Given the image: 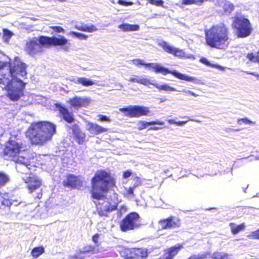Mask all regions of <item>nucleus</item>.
Here are the masks:
<instances>
[{
  "mask_svg": "<svg viewBox=\"0 0 259 259\" xmlns=\"http://www.w3.org/2000/svg\"><path fill=\"white\" fill-rule=\"evenodd\" d=\"M208 0H181V4L183 5H190L195 4L201 6L202 4Z\"/></svg>",
  "mask_w": 259,
  "mask_h": 259,
  "instance_id": "30",
  "label": "nucleus"
},
{
  "mask_svg": "<svg viewBox=\"0 0 259 259\" xmlns=\"http://www.w3.org/2000/svg\"><path fill=\"white\" fill-rule=\"evenodd\" d=\"M121 208H123L125 210H126V207L124 205L121 206Z\"/></svg>",
  "mask_w": 259,
  "mask_h": 259,
  "instance_id": "56",
  "label": "nucleus"
},
{
  "mask_svg": "<svg viewBox=\"0 0 259 259\" xmlns=\"http://www.w3.org/2000/svg\"><path fill=\"white\" fill-rule=\"evenodd\" d=\"M77 82L83 86L88 87L94 84V82L91 80L87 79L85 77H80L77 79Z\"/></svg>",
  "mask_w": 259,
  "mask_h": 259,
  "instance_id": "34",
  "label": "nucleus"
},
{
  "mask_svg": "<svg viewBox=\"0 0 259 259\" xmlns=\"http://www.w3.org/2000/svg\"><path fill=\"white\" fill-rule=\"evenodd\" d=\"M234 9V6L230 3H226L223 6V9L225 13H230Z\"/></svg>",
  "mask_w": 259,
  "mask_h": 259,
  "instance_id": "35",
  "label": "nucleus"
},
{
  "mask_svg": "<svg viewBox=\"0 0 259 259\" xmlns=\"http://www.w3.org/2000/svg\"><path fill=\"white\" fill-rule=\"evenodd\" d=\"M162 128L161 127H157V126H154V127H151L149 128V130H154V131H157V130H159L160 129H161Z\"/></svg>",
  "mask_w": 259,
  "mask_h": 259,
  "instance_id": "53",
  "label": "nucleus"
},
{
  "mask_svg": "<svg viewBox=\"0 0 259 259\" xmlns=\"http://www.w3.org/2000/svg\"><path fill=\"white\" fill-rule=\"evenodd\" d=\"M117 3L124 6H131L133 4L132 2H126L124 0H118Z\"/></svg>",
  "mask_w": 259,
  "mask_h": 259,
  "instance_id": "48",
  "label": "nucleus"
},
{
  "mask_svg": "<svg viewBox=\"0 0 259 259\" xmlns=\"http://www.w3.org/2000/svg\"><path fill=\"white\" fill-rule=\"evenodd\" d=\"M148 2L151 5L156 6L163 7L164 2L163 0H147Z\"/></svg>",
  "mask_w": 259,
  "mask_h": 259,
  "instance_id": "39",
  "label": "nucleus"
},
{
  "mask_svg": "<svg viewBox=\"0 0 259 259\" xmlns=\"http://www.w3.org/2000/svg\"><path fill=\"white\" fill-rule=\"evenodd\" d=\"M164 124V122L163 121H159V120H156V121H140L139 122V124L140 125V126L139 127V129L140 130H142L145 128H146L147 126L149 125H163Z\"/></svg>",
  "mask_w": 259,
  "mask_h": 259,
  "instance_id": "23",
  "label": "nucleus"
},
{
  "mask_svg": "<svg viewBox=\"0 0 259 259\" xmlns=\"http://www.w3.org/2000/svg\"><path fill=\"white\" fill-rule=\"evenodd\" d=\"M168 122L170 124H176V122L177 121H175L173 119H170V120H168Z\"/></svg>",
  "mask_w": 259,
  "mask_h": 259,
  "instance_id": "55",
  "label": "nucleus"
},
{
  "mask_svg": "<svg viewBox=\"0 0 259 259\" xmlns=\"http://www.w3.org/2000/svg\"><path fill=\"white\" fill-rule=\"evenodd\" d=\"M156 89L159 91L163 90L165 91H176L175 88L169 86L168 84H164L162 85H159L158 83H152Z\"/></svg>",
  "mask_w": 259,
  "mask_h": 259,
  "instance_id": "29",
  "label": "nucleus"
},
{
  "mask_svg": "<svg viewBox=\"0 0 259 259\" xmlns=\"http://www.w3.org/2000/svg\"><path fill=\"white\" fill-rule=\"evenodd\" d=\"M4 36L8 39H10L13 35V33L9 30L3 29Z\"/></svg>",
  "mask_w": 259,
  "mask_h": 259,
  "instance_id": "45",
  "label": "nucleus"
},
{
  "mask_svg": "<svg viewBox=\"0 0 259 259\" xmlns=\"http://www.w3.org/2000/svg\"><path fill=\"white\" fill-rule=\"evenodd\" d=\"M132 173L131 170H127L124 171L122 174V178L123 179H127L131 176Z\"/></svg>",
  "mask_w": 259,
  "mask_h": 259,
  "instance_id": "50",
  "label": "nucleus"
},
{
  "mask_svg": "<svg viewBox=\"0 0 259 259\" xmlns=\"http://www.w3.org/2000/svg\"><path fill=\"white\" fill-rule=\"evenodd\" d=\"M133 181L134 183L133 186L135 188L139 187L142 184V181L140 178L138 176H136L133 178Z\"/></svg>",
  "mask_w": 259,
  "mask_h": 259,
  "instance_id": "42",
  "label": "nucleus"
},
{
  "mask_svg": "<svg viewBox=\"0 0 259 259\" xmlns=\"http://www.w3.org/2000/svg\"><path fill=\"white\" fill-rule=\"evenodd\" d=\"M1 203L2 205L8 207L12 204V202L9 199L6 198H3Z\"/></svg>",
  "mask_w": 259,
  "mask_h": 259,
  "instance_id": "44",
  "label": "nucleus"
},
{
  "mask_svg": "<svg viewBox=\"0 0 259 259\" xmlns=\"http://www.w3.org/2000/svg\"><path fill=\"white\" fill-rule=\"evenodd\" d=\"M8 63L9 73L12 78H14L18 72L22 76L26 75V65L18 57H15L8 62L0 61V71L6 67ZM16 81L19 83V85H12V80H9L6 74H0V84L5 85L6 83L5 89L7 91V96L12 101H17L24 96L25 83L19 78L16 79Z\"/></svg>",
  "mask_w": 259,
  "mask_h": 259,
  "instance_id": "2",
  "label": "nucleus"
},
{
  "mask_svg": "<svg viewBox=\"0 0 259 259\" xmlns=\"http://www.w3.org/2000/svg\"><path fill=\"white\" fill-rule=\"evenodd\" d=\"M62 184L65 188H68L71 190L79 189L82 186L83 182L79 176L67 174L63 181Z\"/></svg>",
  "mask_w": 259,
  "mask_h": 259,
  "instance_id": "11",
  "label": "nucleus"
},
{
  "mask_svg": "<svg viewBox=\"0 0 259 259\" xmlns=\"http://www.w3.org/2000/svg\"><path fill=\"white\" fill-rule=\"evenodd\" d=\"M67 42L68 40L64 36L57 37L54 36L40 35L37 38L34 37L27 41L25 44L24 50L30 56H34L42 52V47L63 46Z\"/></svg>",
  "mask_w": 259,
  "mask_h": 259,
  "instance_id": "6",
  "label": "nucleus"
},
{
  "mask_svg": "<svg viewBox=\"0 0 259 259\" xmlns=\"http://www.w3.org/2000/svg\"><path fill=\"white\" fill-rule=\"evenodd\" d=\"M45 251V249L42 246H38L33 248L31 251V254L34 258H37Z\"/></svg>",
  "mask_w": 259,
  "mask_h": 259,
  "instance_id": "28",
  "label": "nucleus"
},
{
  "mask_svg": "<svg viewBox=\"0 0 259 259\" xmlns=\"http://www.w3.org/2000/svg\"><path fill=\"white\" fill-rule=\"evenodd\" d=\"M154 71L156 73H160L163 75L171 74L176 77L187 81H193L195 80V77L186 75L183 73L179 72L176 70H169L168 68L164 67L160 65L155 64L153 66Z\"/></svg>",
  "mask_w": 259,
  "mask_h": 259,
  "instance_id": "10",
  "label": "nucleus"
},
{
  "mask_svg": "<svg viewBox=\"0 0 259 259\" xmlns=\"http://www.w3.org/2000/svg\"><path fill=\"white\" fill-rule=\"evenodd\" d=\"M200 62L207 66L212 67V68H217V69H219L222 70H224V67H223L220 65H218V64H215L211 63L206 58L202 57V58H200Z\"/></svg>",
  "mask_w": 259,
  "mask_h": 259,
  "instance_id": "27",
  "label": "nucleus"
},
{
  "mask_svg": "<svg viewBox=\"0 0 259 259\" xmlns=\"http://www.w3.org/2000/svg\"><path fill=\"white\" fill-rule=\"evenodd\" d=\"M140 216L135 211H133L127 214L121 221L119 225L120 230L123 232L133 230L139 228Z\"/></svg>",
  "mask_w": 259,
  "mask_h": 259,
  "instance_id": "8",
  "label": "nucleus"
},
{
  "mask_svg": "<svg viewBox=\"0 0 259 259\" xmlns=\"http://www.w3.org/2000/svg\"><path fill=\"white\" fill-rule=\"evenodd\" d=\"M247 237L252 239L259 240V229L251 232L248 236Z\"/></svg>",
  "mask_w": 259,
  "mask_h": 259,
  "instance_id": "38",
  "label": "nucleus"
},
{
  "mask_svg": "<svg viewBox=\"0 0 259 259\" xmlns=\"http://www.w3.org/2000/svg\"><path fill=\"white\" fill-rule=\"evenodd\" d=\"M87 130L91 134L94 135H98L103 133L107 132L108 128L101 126V125L93 122H88L87 123Z\"/></svg>",
  "mask_w": 259,
  "mask_h": 259,
  "instance_id": "20",
  "label": "nucleus"
},
{
  "mask_svg": "<svg viewBox=\"0 0 259 259\" xmlns=\"http://www.w3.org/2000/svg\"><path fill=\"white\" fill-rule=\"evenodd\" d=\"M183 248V245L179 243L168 248L165 250L164 254L160 256L158 259H174Z\"/></svg>",
  "mask_w": 259,
  "mask_h": 259,
  "instance_id": "15",
  "label": "nucleus"
},
{
  "mask_svg": "<svg viewBox=\"0 0 259 259\" xmlns=\"http://www.w3.org/2000/svg\"><path fill=\"white\" fill-rule=\"evenodd\" d=\"M9 176L5 172L0 171V188L6 185L9 181Z\"/></svg>",
  "mask_w": 259,
  "mask_h": 259,
  "instance_id": "31",
  "label": "nucleus"
},
{
  "mask_svg": "<svg viewBox=\"0 0 259 259\" xmlns=\"http://www.w3.org/2000/svg\"><path fill=\"white\" fill-rule=\"evenodd\" d=\"M231 26L238 38L246 37L253 31L249 20L243 15L236 14L233 17Z\"/></svg>",
  "mask_w": 259,
  "mask_h": 259,
  "instance_id": "7",
  "label": "nucleus"
},
{
  "mask_svg": "<svg viewBox=\"0 0 259 259\" xmlns=\"http://www.w3.org/2000/svg\"><path fill=\"white\" fill-rule=\"evenodd\" d=\"M56 107L58 109L62 119L68 123H71L74 121V115L72 112L64 106L60 104H57Z\"/></svg>",
  "mask_w": 259,
  "mask_h": 259,
  "instance_id": "17",
  "label": "nucleus"
},
{
  "mask_svg": "<svg viewBox=\"0 0 259 259\" xmlns=\"http://www.w3.org/2000/svg\"><path fill=\"white\" fill-rule=\"evenodd\" d=\"M23 180L24 183L27 184V188L30 193L39 188L42 185L41 180L32 174H30L28 177L23 178Z\"/></svg>",
  "mask_w": 259,
  "mask_h": 259,
  "instance_id": "13",
  "label": "nucleus"
},
{
  "mask_svg": "<svg viewBox=\"0 0 259 259\" xmlns=\"http://www.w3.org/2000/svg\"><path fill=\"white\" fill-rule=\"evenodd\" d=\"M128 257L132 259H145L148 256L147 249L143 248H133L128 250Z\"/></svg>",
  "mask_w": 259,
  "mask_h": 259,
  "instance_id": "18",
  "label": "nucleus"
},
{
  "mask_svg": "<svg viewBox=\"0 0 259 259\" xmlns=\"http://www.w3.org/2000/svg\"><path fill=\"white\" fill-rule=\"evenodd\" d=\"M90 101L88 98L75 96L70 99L68 102L71 107L79 108L88 106Z\"/></svg>",
  "mask_w": 259,
  "mask_h": 259,
  "instance_id": "19",
  "label": "nucleus"
},
{
  "mask_svg": "<svg viewBox=\"0 0 259 259\" xmlns=\"http://www.w3.org/2000/svg\"><path fill=\"white\" fill-rule=\"evenodd\" d=\"M95 247L91 244L84 246L81 250L78 251L75 255L76 259H85L86 254L95 252Z\"/></svg>",
  "mask_w": 259,
  "mask_h": 259,
  "instance_id": "21",
  "label": "nucleus"
},
{
  "mask_svg": "<svg viewBox=\"0 0 259 259\" xmlns=\"http://www.w3.org/2000/svg\"><path fill=\"white\" fill-rule=\"evenodd\" d=\"M118 28L124 32L135 31L140 29V26L138 24H130L122 23L118 26Z\"/></svg>",
  "mask_w": 259,
  "mask_h": 259,
  "instance_id": "22",
  "label": "nucleus"
},
{
  "mask_svg": "<svg viewBox=\"0 0 259 259\" xmlns=\"http://www.w3.org/2000/svg\"><path fill=\"white\" fill-rule=\"evenodd\" d=\"M187 122V121H177L176 125L179 126H181L185 124Z\"/></svg>",
  "mask_w": 259,
  "mask_h": 259,
  "instance_id": "52",
  "label": "nucleus"
},
{
  "mask_svg": "<svg viewBox=\"0 0 259 259\" xmlns=\"http://www.w3.org/2000/svg\"><path fill=\"white\" fill-rule=\"evenodd\" d=\"M27 152L25 144L17 138V135H14L6 142L2 154L7 160L27 167L30 165V162L25 156L21 155Z\"/></svg>",
  "mask_w": 259,
  "mask_h": 259,
  "instance_id": "5",
  "label": "nucleus"
},
{
  "mask_svg": "<svg viewBox=\"0 0 259 259\" xmlns=\"http://www.w3.org/2000/svg\"><path fill=\"white\" fill-rule=\"evenodd\" d=\"M136 188L134 187V186L132 187H130L126 191V192H125V194L127 195V196H130V195H134V189H135Z\"/></svg>",
  "mask_w": 259,
  "mask_h": 259,
  "instance_id": "49",
  "label": "nucleus"
},
{
  "mask_svg": "<svg viewBox=\"0 0 259 259\" xmlns=\"http://www.w3.org/2000/svg\"><path fill=\"white\" fill-rule=\"evenodd\" d=\"M71 33L77 38H78V39L81 40L87 39L88 37L87 35L79 32L72 31L71 32Z\"/></svg>",
  "mask_w": 259,
  "mask_h": 259,
  "instance_id": "37",
  "label": "nucleus"
},
{
  "mask_svg": "<svg viewBox=\"0 0 259 259\" xmlns=\"http://www.w3.org/2000/svg\"><path fill=\"white\" fill-rule=\"evenodd\" d=\"M158 46L161 47L165 52L171 54L175 57L180 58H183L185 57V53L183 50L173 47L165 41L159 42Z\"/></svg>",
  "mask_w": 259,
  "mask_h": 259,
  "instance_id": "14",
  "label": "nucleus"
},
{
  "mask_svg": "<svg viewBox=\"0 0 259 259\" xmlns=\"http://www.w3.org/2000/svg\"><path fill=\"white\" fill-rule=\"evenodd\" d=\"M130 82H137L140 84L147 85L149 84H152L150 82V81L148 78H139L138 76L137 77H131L128 80Z\"/></svg>",
  "mask_w": 259,
  "mask_h": 259,
  "instance_id": "26",
  "label": "nucleus"
},
{
  "mask_svg": "<svg viewBox=\"0 0 259 259\" xmlns=\"http://www.w3.org/2000/svg\"><path fill=\"white\" fill-rule=\"evenodd\" d=\"M229 226L231 229V232L233 235H236L239 233L241 231H243L245 227V224L243 223L237 226H236L234 223H230L229 224Z\"/></svg>",
  "mask_w": 259,
  "mask_h": 259,
  "instance_id": "24",
  "label": "nucleus"
},
{
  "mask_svg": "<svg viewBox=\"0 0 259 259\" xmlns=\"http://www.w3.org/2000/svg\"><path fill=\"white\" fill-rule=\"evenodd\" d=\"M132 62L136 66H143L144 61L140 59H134L132 60Z\"/></svg>",
  "mask_w": 259,
  "mask_h": 259,
  "instance_id": "43",
  "label": "nucleus"
},
{
  "mask_svg": "<svg viewBox=\"0 0 259 259\" xmlns=\"http://www.w3.org/2000/svg\"><path fill=\"white\" fill-rule=\"evenodd\" d=\"M98 120H100L102 121L110 122L111 120L109 117H107L105 115H103L102 114L98 115Z\"/></svg>",
  "mask_w": 259,
  "mask_h": 259,
  "instance_id": "47",
  "label": "nucleus"
},
{
  "mask_svg": "<svg viewBox=\"0 0 259 259\" xmlns=\"http://www.w3.org/2000/svg\"><path fill=\"white\" fill-rule=\"evenodd\" d=\"M99 234L98 233L94 234L92 237V241L97 246H98L100 245V243L99 242Z\"/></svg>",
  "mask_w": 259,
  "mask_h": 259,
  "instance_id": "46",
  "label": "nucleus"
},
{
  "mask_svg": "<svg viewBox=\"0 0 259 259\" xmlns=\"http://www.w3.org/2000/svg\"><path fill=\"white\" fill-rule=\"evenodd\" d=\"M246 58L249 61L252 62H257L259 65V50L256 52L255 55L253 53H249L246 55Z\"/></svg>",
  "mask_w": 259,
  "mask_h": 259,
  "instance_id": "33",
  "label": "nucleus"
},
{
  "mask_svg": "<svg viewBox=\"0 0 259 259\" xmlns=\"http://www.w3.org/2000/svg\"><path fill=\"white\" fill-rule=\"evenodd\" d=\"M243 123L246 124H251L252 123V122L248 119L247 118H239V119H237V123L238 124H242Z\"/></svg>",
  "mask_w": 259,
  "mask_h": 259,
  "instance_id": "40",
  "label": "nucleus"
},
{
  "mask_svg": "<svg viewBox=\"0 0 259 259\" xmlns=\"http://www.w3.org/2000/svg\"><path fill=\"white\" fill-rule=\"evenodd\" d=\"M56 133L53 123L40 121L32 122L26 131V136L32 145H43L50 141Z\"/></svg>",
  "mask_w": 259,
  "mask_h": 259,
  "instance_id": "3",
  "label": "nucleus"
},
{
  "mask_svg": "<svg viewBox=\"0 0 259 259\" xmlns=\"http://www.w3.org/2000/svg\"><path fill=\"white\" fill-rule=\"evenodd\" d=\"M211 258L212 259H229V254L227 253L215 251L212 253Z\"/></svg>",
  "mask_w": 259,
  "mask_h": 259,
  "instance_id": "32",
  "label": "nucleus"
},
{
  "mask_svg": "<svg viewBox=\"0 0 259 259\" xmlns=\"http://www.w3.org/2000/svg\"><path fill=\"white\" fill-rule=\"evenodd\" d=\"M154 64L152 63H145L144 62L143 66L146 68L151 67L153 68V66H154Z\"/></svg>",
  "mask_w": 259,
  "mask_h": 259,
  "instance_id": "51",
  "label": "nucleus"
},
{
  "mask_svg": "<svg viewBox=\"0 0 259 259\" xmlns=\"http://www.w3.org/2000/svg\"><path fill=\"white\" fill-rule=\"evenodd\" d=\"M205 39L210 48L224 49L231 40L230 28L224 23L213 25L205 30Z\"/></svg>",
  "mask_w": 259,
  "mask_h": 259,
  "instance_id": "4",
  "label": "nucleus"
},
{
  "mask_svg": "<svg viewBox=\"0 0 259 259\" xmlns=\"http://www.w3.org/2000/svg\"><path fill=\"white\" fill-rule=\"evenodd\" d=\"M75 28L78 30L88 32H93L97 31L98 29L94 25H91L89 26L87 25L76 26Z\"/></svg>",
  "mask_w": 259,
  "mask_h": 259,
  "instance_id": "25",
  "label": "nucleus"
},
{
  "mask_svg": "<svg viewBox=\"0 0 259 259\" xmlns=\"http://www.w3.org/2000/svg\"><path fill=\"white\" fill-rule=\"evenodd\" d=\"M71 128L74 140L78 144L82 145L85 141V134L82 132L79 125L77 124H73Z\"/></svg>",
  "mask_w": 259,
  "mask_h": 259,
  "instance_id": "16",
  "label": "nucleus"
},
{
  "mask_svg": "<svg viewBox=\"0 0 259 259\" xmlns=\"http://www.w3.org/2000/svg\"><path fill=\"white\" fill-rule=\"evenodd\" d=\"M188 93L194 97H197V95L196 94H195V93L192 92V91H188Z\"/></svg>",
  "mask_w": 259,
  "mask_h": 259,
  "instance_id": "54",
  "label": "nucleus"
},
{
  "mask_svg": "<svg viewBox=\"0 0 259 259\" xmlns=\"http://www.w3.org/2000/svg\"><path fill=\"white\" fill-rule=\"evenodd\" d=\"M209 255V253L206 252L201 254H193L191 255L187 259H205L208 258Z\"/></svg>",
  "mask_w": 259,
  "mask_h": 259,
  "instance_id": "36",
  "label": "nucleus"
},
{
  "mask_svg": "<svg viewBox=\"0 0 259 259\" xmlns=\"http://www.w3.org/2000/svg\"><path fill=\"white\" fill-rule=\"evenodd\" d=\"M119 111L124 113L126 117L130 118H138L143 116L148 115L150 113L148 107L143 106H129L119 109Z\"/></svg>",
  "mask_w": 259,
  "mask_h": 259,
  "instance_id": "9",
  "label": "nucleus"
},
{
  "mask_svg": "<svg viewBox=\"0 0 259 259\" xmlns=\"http://www.w3.org/2000/svg\"><path fill=\"white\" fill-rule=\"evenodd\" d=\"M116 179L110 172L105 170H98L91 179V198L98 200L94 201L95 210L93 213L100 218H109L110 213L117 209L118 202L117 201L104 199L110 191L116 188Z\"/></svg>",
  "mask_w": 259,
  "mask_h": 259,
  "instance_id": "1",
  "label": "nucleus"
},
{
  "mask_svg": "<svg viewBox=\"0 0 259 259\" xmlns=\"http://www.w3.org/2000/svg\"><path fill=\"white\" fill-rule=\"evenodd\" d=\"M50 27L54 31V32L56 33H61L64 32V28L59 26H50Z\"/></svg>",
  "mask_w": 259,
  "mask_h": 259,
  "instance_id": "41",
  "label": "nucleus"
},
{
  "mask_svg": "<svg viewBox=\"0 0 259 259\" xmlns=\"http://www.w3.org/2000/svg\"><path fill=\"white\" fill-rule=\"evenodd\" d=\"M158 223L162 230L178 228L181 226V220L172 215L159 220Z\"/></svg>",
  "mask_w": 259,
  "mask_h": 259,
  "instance_id": "12",
  "label": "nucleus"
}]
</instances>
